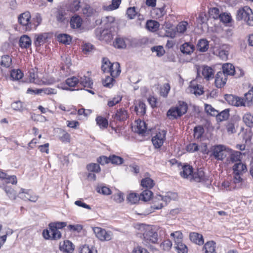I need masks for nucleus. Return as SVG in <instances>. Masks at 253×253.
Wrapping results in <instances>:
<instances>
[{
    "instance_id": "dca6fc26",
    "label": "nucleus",
    "mask_w": 253,
    "mask_h": 253,
    "mask_svg": "<svg viewBox=\"0 0 253 253\" xmlns=\"http://www.w3.org/2000/svg\"><path fill=\"white\" fill-rule=\"evenodd\" d=\"M242 153L239 151H233L231 152L227 158V161L229 163H237L241 161Z\"/></svg>"
},
{
    "instance_id": "69168bd1",
    "label": "nucleus",
    "mask_w": 253,
    "mask_h": 253,
    "mask_svg": "<svg viewBox=\"0 0 253 253\" xmlns=\"http://www.w3.org/2000/svg\"><path fill=\"white\" fill-rule=\"evenodd\" d=\"M209 13L210 16L213 19H217L219 18L220 16V14L219 13V9L216 7H213L211 8L209 10Z\"/></svg>"
},
{
    "instance_id": "7c9ffc66",
    "label": "nucleus",
    "mask_w": 253,
    "mask_h": 253,
    "mask_svg": "<svg viewBox=\"0 0 253 253\" xmlns=\"http://www.w3.org/2000/svg\"><path fill=\"white\" fill-rule=\"evenodd\" d=\"M244 98L246 101L247 106H251L253 104V87H252L247 93L245 94Z\"/></svg>"
},
{
    "instance_id": "5701e85b",
    "label": "nucleus",
    "mask_w": 253,
    "mask_h": 253,
    "mask_svg": "<svg viewBox=\"0 0 253 253\" xmlns=\"http://www.w3.org/2000/svg\"><path fill=\"white\" fill-rule=\"evenodd\" d=\"M165 13V6L161 8H155L151 11L152 15L156 19L162 18Z\"/></svg>"
},
{
    "instance_id": "a18cd8bd",
    "label": "nucleus",
    "mask_w": 253,
    "mask_h": 253,
    "mask_svg": "<svg viewBox=\"0 0 253 253\" xmlns=\"http://www.w3.org/2000/svg\"><path fill=\"white\" fill-rule=\"evenodd\" d=\"M80 253H97V250L93 247L85 245L81 248Z\"/></svg>"
},
{
    "instance_id": "4c0bfd02",
    "label": "nucleus",
    "mask_w": 253,
    "mask_h": 253,
    "mask_svg": "<svg viewBox=\"0 0 253 253\" xmlns=\"http://www.w3.org/2000/svg\"><path fill=\"white\" fill-rule=\"evenodd\" d=\"M152 192L148 189L144 190L140 195L139 199L144 201L150 200L152 196Z\"/></svg>"
},
{
    "instance_id": "bb28decb",
    "label": "nucleus",
    "mask_w": 253,
    "mask_h": 253,
    "mask_svg": "<svg viewBox=\"0 0 253 253\" xmlns=\"http://www.w3.org/2000/svg\"><path fill=\"white\" fill-rule=\"evenodd\" d=\"M82 20L79 16L72 17L70 20V25L73 28H78L81 27Z\"/></svg>"
},
{
    "instance_id": "a19ab883",
    "label": "nucleus",
    "mask_w": 253,
    "mask_h": 253,
    "mask_svg": "<svg viewBox=\"0 0 253 253\" xmlns=\"http://www.w3.org/2000/svg\"><path fill=\"white\" fill-rule=\"evenodd\" d=\"M229 116V113L228 109H225L221 111L220 113H218L216 116V119L218 121L222 122L228 119Z\"/></svg>"
},
{
    "instance_id": "473e14b6",
    "label": "nucleus",
    "mask_w": 253,
    "mask_h": 253,
    "mask_svg": "<svg viewBox=\"0 0 253 253\" xmlns=\"http://www.w3.org/2000/svg\"><path fill=\"white\" fill-rule=\"evenodd\" d=\"M121 3V0H112L111 4L107 6H104V9L107 11L116 9L119 7Z\"/></svg>"
},
{
    "instance_id": "6ab92c4d",
    "label": "nucleus",
    "mask_w": 253,
    "mask_h": 253,
    "mask_svg": "<svg viewBox=\"0 0 253 253\" xmlns=\"http://www.w3.org/2000/svg\"><path fill=\"white\" fill-rule=\"evenodd\" d=\"M227 76L234 75L235 72L234 66L231 63H225L222 65V71Z\"/></svg>"
},
{
    "instance_id": "052dcab7",
    "label": "nucleus",
    "mask_w": 253,
    "mask_h": 253,
    "mask_svg": "<svg viewBox=\"0 0 253 253\" xmlns=\"http://www.w3.org/2000/svg\"><path fill=\"white\" fill-rule=\"evenodd\" d=\"M112 198L113 200L117 203H121L124 201V194L120 191L114 194Z\"/></svg>"
},
{
    "instance_id": "6e6552de",
    "label": "nucleus",
    "mask_w": 253,
    "mask_h": 253,
    "mask_svg": "<svg viewBox=\"0 0 253 253\" xmlns=\"http://www.w3.org/2000/svg\"><path fill=\"white\" fill-rule=\"evenodd\" d=\"M31 17V14L28 11L21 14L18 17L19 23L25 27V29L26 31L32 30Z\"/></svg>"
},
{
    "instance_id": "393cba45",
    "label": "nucleus",
    "mask_w": 253,
    "mask_h": 253,
    "mask_svg": "<svg viewBox=\"0 0 253 253\" xmlns=\"http://www.w3.org/2000/svg\"><path fill=\"white\" fill-rule=\"evenodd\" d=\"M42 22V17L40 14L37 13L31 21L32 29H36Z\"/></svg>"
},
{
    "instance_id": "c9c22d12",
    "label": "nucleus",
    "mask_w": 253,
    "mask_h": 253,
    "mask_svg": "<svg viewBox=\"0 0 253 253\" xmlns=\"http://www.w3.org/2000/svg\"><path fill=\"white\" fill-rule=\"evenodd\" d=\"M80 84L84 87L91 88L93 83L89 78L86 76L81 77L79 80Z\"/></svg>"
},
{
    "instance_id": "20e7f679",
    "label": "nucleus",
    "mask_w": 253,
    "mask_h": 253,
    "mask_svg": "<svg viewBox=\"0 0 253 253\" xmlns=\"http://www.w3.org/2000/svg\"><path fill=\"white\" fill-rule=\"evenodd\" d=\"M177 198V195L175 193H168L165 196L157 195L154 199V204L153 206L151 207L152 210H151L149 213L152 212L154 211V210L161 209L164 207L163 203L161 202L159 203V202L164 201L167 204V203L169 202L171 200H176Z\"/></svg>"
},
{
    "instance_id": "774afa93",
    "label": "nucleus",
    "mask_w": 253,
    "mask_h": 253,
    "mask_svg": "<svg viewBox=\"0 0 253 253\" xmlns=\"http://www.w3.org/2000/svg\"><path fill=\"white\" fill-rule=\"evenodd\" d=\"M172 246L171 242L169 240H167L164 241L160 245L161 248L164 251H169Z\"/></svg>"
},
{
    "instance_id": "f704fd0d",
    "label": "nucleus",
    "mask_w": 253,
    "mask_h": 253,
    "mask_svg": "<svg viewBox=\"0 0 253 253\" xmlns=\"http://www.w3.org/2000/svg\"><path fill=\"white\" fill-rule=\"evenodd\" d=\"M170 236L173 238L174 245L179 244L183 241V235L179 231L171 233Z\"/></svg>"
},
{
    "instance_id": "c03bdc74",
    "label": "nucleus",
    "mask_w": 253,
    "mask_h": 253,
    "mask_svg": "<svg viewBox=\"0 0 253 253\" xmlns=\"http://www.w3.org/2000/svg\"><path fill=\"white\" fill-rule=\"evenodd\" d=\"M58 40L59 42L66 44H69L71 41L70 36L67 34H60L57 37Z\"/></svg>"
},
{
    "instance_id": "13d9d810",
    "label": "nucleus",
    "mask_w": 253,
    "mask_h": 253,
    "mask_svg": "<svg viewBox=\"0 0 253 253\" xmlns=\"http://www.w3.org/2000/svg\"><path fill=\"white\" fill-rule=\"evenodd\" d=\"M79 82V80L76 77H72L66 80V84L70 87H75Z\"/></svg>"
},
{
    "instance_id": "39448f33",
    "label": "nucleus",
    "mask_w": 253,
    "mask_h": 253,
    "mask_svg": "<svg viewBox=\"0 0 253 253\" xmlns=\"http://www.w3.org/2000/svg\"><path fill=\"white\" fill-rule=\"evenodd\" d=\"M188 107L186 103L179 101L178 105L171 107L167 112V116L170 119H175L186 113Z\"/></svg>"
},
{
    "instance_id": "37998d69",
    "label": "nucleus",
    "mask_w": 253,
    "mask_h": 253,
    "mask_svg": "<svg viewBox=\"0 0 253 253\" xmlns=\"http://www.w3.org/2000/svg\"><path fill=\"white\" fill-rule=\"evenodd\" d=\"M12 62V59L8 55H4L1 57L0 65L5 67H9Z\"/></svg>"
},
{
    "instance_id": "f03ea898",
    "label": "nucleus",
    "mask_w": 253,
    "mask_h": 253,
    "mask_svg": "<svg viewBox=\"0 0 253 253\" xmlns=\"http://www.w3.org/2000/svg\"><path fill=\"white\" fill-rule=\"evenodd\" d=\"M101 69L104 73H109L113 77L118 76L121 73L120 64L118 62L111 64L109 60L106 58L102 59Z\"/></svg>"
},
{
    "instance_id": "680f3d73",
    "label": "nucleus",
    "mask_w": 253,
    "mask_h": 253,
    "mask_svg": "<svg viewBox=\"0 0 253 253\" xmlns=\"http://www.w3.org/2000/svg\"><path fill=\"white\" fill-rule=\"evenodd\" d=\"M170 85L169 84H164L160 89V94L161 95L166 97L167 96L169 91L170 90Z\"/></svg>"
},
{
    "instance_id": "de8ad7c7",
    "label": "nucleus",
    "mask_w": 253,
    "mask_h": 253,
    "mask_svg": "<svg viewBox=\"0 0 253 253\" xmlns=\"http://www.w3.org/2000/svg\"><path fill=\"white\" fill-rule=\"evenodd\" d=\"M110 162L113 164L121 165L123 163L124 159L119 156L113 155L109 156Z\"/></svg>"
},
{
    "instance_id": "f3484780",
    "label": "nucleus",
    "mask_w": 253,
    "mask_h": 253,
    "mask_svg": "<svg viewBox=\"0 0 253 253\" xmlns=\"http://www.w3.org/2000/svg\"><path fill=\"white\" fill-rule=\"evenodd\" d=\"M128 117L127 111L124 108H120L117 110L114 119L120 121H124L126 120Z\"/></svg>"
},
{
    "instance_id": "4d7b16f0",
    "label": "nucleus",
    "mask_w": 253,
    "mask_h": 253,
    "mask_svg": "<svg viewBox=\"0 0 253 253\" xmlns=\"http://www.w3.org/2000/svg\"><path fill=\"white\" fill-rule=\"evenodd\" d=\"M29 80L30 82L37 83L38 80H37L38 77L37 71L34 69H32L29 72Z\"/></svg>"
},
{
    "instance_id": "09e8293b",
    "label": "nucleus",
    "mask_w": 253,
    "mask_h": 253,
    "mask_svg": "<svg viewBox=\"0 0 253 253\" xmlns=\"http://www.w3.org/2000/svg\"><path fill=\"white\" fill-rule=\"evenodd\" d=\"M213 53L219 56L222 59H226L227 58L228 52L221 48L216 49L213 51Z\"/></svg>"
},
{
    "instance_id": "2eb2a0df",
    "label": "nucleus",
    "mask_w": 253,
    "mask_h": 253,
    "mask_svg": "<svg viewBox=\"0 0 253 253\" xmlns=\"http://www.w3.org/2000/svg\"><path fill=\"white\" fill-rule=\"evenodd\" d=\"M233 173L243 174L247 171L246 165L241 162L235 163L233 166Z\"/></svg>"
},
{
    "instance_id": "bf43d9fd",
    "label": "nucleus",
    "mask_w": 253,
    "mask_h": 253,
    "mask_svg": "<svg viewBox=\"0 0 253 253\" xmlns=\"http://www.w3.org/2000/svg\"><path fill=\"white\" fill-rule=\"evenodd\" d=\"M208 16L204 12L199 13L198 17L197 18V22L198 24H203L206 23L208 20Z\"/></svg>"
},
{
    "instance_id": "e433bc0d",
    "label": "nucleus",
    "mask_w": 253,
    "mask_h": 253,
    "mask_svg": "<svg viewBox=\"0 0 253 253\" xmlns=\"http://www.w3.org/2000/svg\"><path fill=\"white\" fill-rule=\"evenodd\" d=\"M114 47L117 48H125L126 46L125 41L123 38H117L113 42Z\"/></svg>"
},
{
    "instance_id": "0eeeda50",
    "label": "nucleus",
    "mask_w": 253,
    "mask_h": 253,
    "mask_svg": "<svg viewBox=\"0 0 253 253\" xmlns=\"http://www.w3.org/2000/svg\"><path fill=\"white\" fill-rule=\"evenodd\" d=\"M93 230L96 237L100 241H110L112 238L113 233L111 231L98 227H94Z\"/></svg>"
},
{
    "instance_id": "58836bf2",
    "label": "nucleus",
    "mask_w": 253,
    "mask_h": 253,
    "mask_svg": "<svg viewBox=\"0 0 253 253\" xmlns=\"http://www.w3.org/2000/svg\"><path fill=\"white\" fill-rule=\"evenodd\" d=\"M205 110L207 114L212 116H216L218 114V111L210 104H205Z\"/></svg>"
},
{
    "instance_id": "6e6d98bb",
    "label": "nucleus",
    "mask_w": 253,
    "mask_h": 253,
    "mask_svg": "<svg viewBox=\"0 0 253 253\" xmlns=\"http://www.w3.org/2000/svg\"><path fill=\"white\" fill-rule=\"evenodd\" d=\"M96 121L97 124L100 127L106 128L108 125V121L102 117H97L96 119Z\"/></svg>"
},
{
    "instance_id": "cd10ccee",
    "label": "nucleus",
    "mask_w": 253,
    "mask_h": 253,
    "mask_svg": "<svg viewBox=\"0 0 253 253\" xmlns=\"http://www.w3.org/2000/svg\"><path fill=\"white\" fill-rule=\"evenodd\" d=\"M61 248L64 251V253H74V247L71 242L66 240L64 242V244Z\"/></svg>"
},
{
    "instance_id": "7ed1b4c3",
    "label": "nucleus",
    "mask_w": 253,
    "mask_h": 253,
    "mask_svg": "<svg viewBox=\"0 0 253 253\" xmlns=\"http://www.w3.org/2000/svg\"><path fill=\"white\" fill-rule=\"evenodd\" d=\"M236 19L237 20H243L248 25L253 26V13L248 6H244L237 10Z\"/></svg>"
},
{
    "instance_id": "9b49d317",
    "label": "nucleus",
    "mask_w": 253,
    "mask_h": 253,
    "mask_svg": "<svg viewBox=\"0 0 253 253\" xmlns=\"http://www.w3.org/2000/svg\"><path fill=\"white\" fill-rule=\"evenodd\" d=\"M27 92H33L35 94H40L43 93L44 94L46 95H53L56 94L57 93V91L56 88L51 87H46L43 89H38L36 90H34L29 88L27 90Z\"/></svg>"
},
{
    "instance_id": "2f4dec72",
    "label": "nucleus",
    "mask_w": 253,
    "mask_h": 253,
    "mask_svg": "<svg viewBox=\"0 0 253 253\" xmlns=\"http://www.w3.org/2000/svg\"><path fill=\"white\" fill-rule=\"evenodd\" d=\"M159 25L160 24L157 21L149 20L147 21L146 27L149 31H156L158 29Z\"/></svg>"
},
{
    "instance_id": "f257e3e1",
    "label": "nucleus",
    "mask_w": 253,
    "mask_h": 253,
    "mask_svg": "<svg viewBox=\"0 0 253 253\" xmlns=\"http://www.w3.org/2000/svg\"><path fill=\"white\" fill-rule=\"evenodd\" d=\"M139 229L142 232L143 241L146 244H155L157 242L158 234L152 226L141 224Z\"/></svg>"
},
{
    "instance_id": "412c9836",
    "label": "nucleus",
    "mask_w": 253,
    "mask_h": 253,
    "mask_svg": "<svg viewBox=\"0 0 253 253\" xmlns=\"http://www.w3.org/2000/svg\"><path fill=\"white\" fill-rule=\"evenodd\" d=\"M31 44V40L27 35H23L19 40V45L21 48H27Z\"/></svg>"
},
{
    "instance_id": "a878e982",
    "label": "nucleus",
    "mask_w": 253,
    "mask_h": 253,
    "mask_svg": "<svg viewBox=\"0 0 253 253\" xmlns=\"http://www.w3.org/2000/svg\"><path fill=\"white\" fill-rule=\"evenodd\" d=\"M135 112L137 115L143 116L146 113V106L144 103L139 101L137 104L135 105Z\"/></svg>"
},
{
    "instance_id": "3c124183",
    "label": "nucleus",
    "mask_w": 253,
    "mask_h": 253,
    "mask_svg": "<svg viewBox=\"0 0 253 253\" xmlns=\"http://www.w3.org/2000/svg\"><path fill=\"white\" fill-rule=\"evenodd\" d=\"M96 191L97 192L105 195H109L111 194V190L109 187L105 186L100 185L97 186Z\"/></svg>"
},
{
    "instance_id": "603ef678",
    "label": "nucleus",
    "mask_w": 253,
    "mask_h": 253,
    "mask_svg": "<svg viewBox=\"0 0 253 253\" xmlns=\"http://www.w3.org/2000/svg\"><path fill=\"white\" fill-rule=\"evenodd\" d=\"M188 23L186 21H182L180 22L176 27L177 32L179 33H184L187 29Z\"/></svg>"
},
{
    "instance_id": "79ce46f5",
    "label": "nucleus",
    "mask_w": 253,
    "mask_h": 253,
    "mask_svg": "<svg viewBox=\"0 0 253 253\" xmlns=\"http://www.w3.org/2000/svg\"><path fill=\"white\" fill-rule=\"evenodd\" d=\"M113 38V36L110 31L104 30L101 33V39L106 42L110 41Z\"/></svg>"
},
{
    "instance_id": "c85d7f7f",
    "label": "nucleus",
    "mask_w": 253,
    "mask_h": 253,
    "mask_svg": "<svg viewBox=\"0 0 253 253\" xmlns=\"http://www.w3.org/2000/svg\"><path fill=\"white\" fill-rule=\"evenodd\" d=\"M205 253H215V243L213 241L207 242L204 245Z\"/></svg>"
},
{
    "instance_id": "423d86ee",
    "label": "nucleus",
    "mask_w": 253,
    "mask_h": 253,
    "mask_svg": "<svg viewBox=\"0 0 253 253\" xmlns=\"http://www.w3.org/2000/svg\"><path fill=\"white\" fill-rule=\"evenodd\" d=\"M211 155L217 160H223L226 158L227 153L229 149L223 145H216L211 148Z\"/></svg>"
},
{
    "instance_id": "e2e57ef3",
    "label": "nucleus",
    "mask_w": 253,
    "mask_h": 253,
    "mask_svg": "<svg viewBox=\"0 0 253 253\" xmlns=\"http://www.w3.org/2000/svg\"><path fill=\"white\" fill-rule=\"evenodd\" d=\"M96 11L89 5L85 6L83 9L84 14L86 16H90L95 13Z\"/></svg>"
},
{
    "instance_id": "f8f14e48",
    "label": "nucleus",
    "mask_w": 253,
    "mask_h": 253,
    "mask_svg": "<svg viewBox=\"0 0 253 253\" xmlns=\"http://www.w3.org/2000/svg\"><path fill=\"white\" fill-rule=\"evenodd\" d=\"M207 179L205 172L201 169H198L196 171L193 172L190 181L201 182L206 181Z\"/></svg>"
},
{
    "instance_id": "4468645a",
    "label": "nucleus",
    "mask_w": 253,
    "mask_h": 253,
    "mask_svg": "<svg viewBox=\"0 0 253 253\" xmlns=\"http://www.w3.org/2000/svg\"><path fill=\"white\" fill-rule=\"evenodd\" d=\"M189 238L191 241L198 245H202L204 243L203 235L198 233H191L189 235Z\"/></svg>"
},
{
    "instance_id": "ddd939ff",
    "label": "nucleus",
    "mask_w": 253,
    "mask_h": 253,
    "mask_svg": "<svg viewBox=\"0 0 253 253\" xmlns=\"http://www.w3.org/2000/svg\"><path fill=\"white\" fill-rule=\"evenodd\" d=\"M193 172L192 166L185 165L182 167V171L180 172V175L183 178L188 179L190 181Z\"/></svg>"
},
{
    "instance_id": "c756f323",
    "label": "nucleus",
    "mask_w": 253,
    "mask_h": 253,
    "mask_svg": "<svg viewBox=\"0 0 253 253\" xmlns=\"http://www.w3.org/2000/svg\"><path fill=\"white\" fill-rule=\"evenodd\" d=\"M146 130V124L144 121H137V126L135 131L139 134L144 133Z\"/></svg>"
},
{
    "instance_id": "ea45409f",
    "label": "nucleus",
    "mask_w": 253,
    "mask_h": 253,
    "mask_svg": "<svg viewBox=\"0 0 253 253\" xmlns=\"http://www.w3.org/2000/svg\"><path fill=\"white\" fill-rule=\"evenodd\" d=\"M243 121L249 127H253V115L248 113L243 116Z\"/></svg>"
},
{
    "instance_id": "aec40b11",
    "label": "nucleus",
    "mask_w": 253,
    "mask_h": 253,
    "mask_svg": "<svg viewBox=\"0 0 253 253\" xmlns=\"http://www.w3.org/2000/svg\"><path fill=\"white\" fill-rule=\"evenodd\" d=\"M180 49L181 52L183 54H190L193 52L194 46L188 42H185L181 45Z\"/></svg>"
},
{
    "instance_id": "8fccbe9b",
    "label": "nucleus",
    "mask_w": 253,
    "mask_h": 253,
    "mask_svg": "<svg viewBox=\"0 0 253 253\" xmlns=\"http://www.w3.org/2000/svg\"><path fill=\"white\" fill-rule=\"evenodd\" d=\"M174 246L178 253H187L188 248L182 242L179 244H175Z\"/></svg>"
},
{
    "instance_id": "a211bd4d",
    "label": "nucleus",
    "mask_w": 253,
    "mask_h": 253,
    "mask_svg": "<svg viewBox=\"0 0 253 253\" xmlns=\"http://www.w3.org/2000/svg\"><path fill=\"white\" fill-rule=\"evenodd\" d=\"M202 73L207 80H210L213 78V70L211 67L208 66L203 67Z\"/></svg>"
},
{
    "instance_id": "9d476101",
    "label": "nucleus",
    "mask_w": 253,
    "mask_h": 253,
    "mask_svg": "<svg viewBox=\"0 0 253 253\" xmlns=\"http://www.w3.org/2000/svg\"><path fill=\"white\" fill-rule=\"evenodd\" d=\"M227 76L223 72L219 71L217 73L215 76L214 84L217 88L223 87L226 83Z\"/></svg>"
},
{
    "instance_id": "338daca9",
    "label": "nucleus",
    "mask_w": 253,
    "mask_h": 253,
    "mask_svg": "<svg viewBox=\"0 0 253 253\" xmlns=\"http://www.w3.org/2000/svg\"><path fill=\"white\" fill-rule=\"evenodd\" d=\"M219 19L221 22L224 23H228L232 20L231 16L228 13H223L220 14Z\"/></svg>"
},
{
    "instance_id": "49530a36",
    "label": "nucleus",
    "mask_w": 253,
    "mask_h": 253,
    "mask_svg": "<svg viewBox=\"0 0 253 253\" xmlns=\"http://www.w3.org/2000/svg\"><path fill=\"white\" fill-rule=\"evenodd\" d=\"M204 132L203 127L201 126H198L194 127V136L196 139L200 138Z\"/></svg>"
},
{
    "instance_id": "0e129e2a",
    "label": "nucleus",
    "mask_w": 253,
    "mask_h": 253,
    "mask_svg": "<svg viewBox=\"0 0 253 253\" xmlns=\"http://www.w3.org/2000/svg\"><path fill=\"white\" fill-rule=\"evenodd\" d=\"M226 101L230 105L234 106L237 103L236 99H237V96L232 94H226L224 97Z\"/></svg>"
},
{
    "instance_id": "72a5a7b5",
    "label": "nucleus",
    "mask_w": 253,
    "mask_h": 253,
    "mask_svg": "<svg viewBox=\"0 0 253 253\" xmlns=\"http://www.w3.org/2000/svg\"><path fill=\"white\" fill-rule=\"evenodd\" d=\"M141 185L143 187L151 189L154 185V181L149 177H146L141 180Z\"/></svg>"
},
{
    "instance_id": "1a4fd4ad",
    "label": "nucleus",
    "mask_w": 253,
    "mask_h": 253,
    "mask_svg": "<svg viewBox=\"0 0 253 253\" xmlns=\"http://www.w3.org/2000/svg\"><path fill=\"white\" fill-rule=\"evenodd\" d=\"M166 130H162L152 138V141L155 148H158L162 146L166 138Z\"/></svg>"
},
{
    "instance_id": "5fc2aeb1",
    "label": "nucleus",
    "mask_w": 253,
    "mask_h": 253,
    "mask_svg": "<svg viewBox=\"0 0 253 253\" xmlns=\"http://www.w3.org/2000/svg\"><path fill=\"white\" fill-rule=\"evenodd\" d=\"M46 39L47 36L45 34H40L38 35L35 41L36 46H40L42 44Z\"/></svg>"
},
{
    "instance_id": "864d4df0",
    "label": "nucleus",
    "mask_w": 253,
    "mask_h": 253,
    "mask_svg": "<svg viewBox=\"0 0 253 253\" xmlns=\"http://www.w3.org/2000/svg\"><path fill=\"white\" fill-rule=\"evenodd\" d=\"M11 77L15 80L21 79L23 76V74L19 69L13 70L10 74Z\"/></svg>"
},
{
    "instance_id": "4be33fe9",
    "label": "nucleus",
    "mask_w": 253,
    "mask_h": 253,
    "mask_svg": "<svg viewBox=\"0 0 253 253\" xmlns=\"http://www.w3.org/2000/svg\"><path fill=\"white\" fill-rule=\"evenodd\" d=\"M233 178L232 183L235 184L236 185L233 187V189L239 188L241 187L243 179L241 177L242 174L238 173H233Z\"/></svg>"
},
{
    "instance_id": "b1692460",
    "label": "nucleus",
    "mask_w": 253,
    "mask_h": 253,
    "mask_svg": "<svg viewBox=\"0 0 253 253\" xmlns=\"http://www.w3.org/2000/svg\"><path fill=\"white\" fill-rule=\"evenodd\" d=\"M197 48L200 52H205L209 48V42L205 39H201L198 41Z\"/></svg>"
}]
</instances>
